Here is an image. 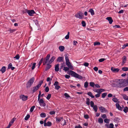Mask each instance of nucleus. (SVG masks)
I'll return each mask as SVG.
<instances>
[{"label": "nucleus", "instance_id": "2eb2a0df", "mask_svg": "<svg viewBox=\"0 0 128 128\" xmlns=\"http://www.w3.org/2000/svg\"><path fill=\"white\" fill-rule=\"evenodd\" d=\"M52 125V123L51 122H48L46 123H44V126H51Z\"/></svg>", "mask_w": 128, "mask_h": 128}, {"label": "nucleus", "instance_id": "473e14b6", "mask_svg": "<svg viewBox=\"0 0 128 128\" xmlns=\"http://www.w3.org/2000/svg\"><path fill=\"white\" fill-rule=\"evenodd\" d=\"M40 116L42 118H44L46 116V115L45 113H42L40 114Z\"/></svg>", "mask_w": 128, "mask_h": 128}, {"label": "nucleus", "instance_id": "423d86ee", "mask_svg": "<svg viewBox=\"0 0 128 128\" xmlns=\"http://www.w3.org/2000/svg\"><path fill=\"white\" fill-rule=\"evenodd\" d=\"M84 14L82 12H80L77 13L75 16V17L78 18L82 19L84 17Z\"/></svg>", "mask_w": 128, "mask_h": 128}, {"label": "nucleus", "instance_id": "6e6552de", "mask_svg": "<svg viewBox=\"0 0 128 128\" xmlns=\"http://www.w3.org/2000/svg\"><path fill=\"white\" fill-rule=\"evenodd\" d=\"M38 103L41 106L44 107L46 106V104L44 102V100L42 99H40L39 100H38Z\"/></svg>", "mask_w": 128, "mask_h": 128}, {"label": "nucleus", "instance_id": "2f4dec72", "mask_svg": "<svg viewBox=\"0 0 128 128\" xmlns=\"http://www.w3.org/2000/svg\"><path fill=\"white\" fill-rule=\"evenodd\" d=\"M98 90L99 93H100V94L102 92L105 91V90L102 88H99Z\"/></svg>", "mask_w": 128, "mask_h": 128}, {"label": "nucleus", "instance_id": "c9c22d12", "mask_svg": "<svg viewBox=\"0 0 128 128\" xmlns=\"http://www.w3.org/2000/svg\"><path fill=\"white\" fill-rule=\"evenodd\" d=\"M90 99L88 98H87L86 100V104L88 105H89L90 104Z\"/></svg>", "mask_w": 128, "mask_h": 128}, {"label": "nucleus", "instance_id": "680f3d73", "mask_svg": "<svg viewBox=\"0 0 128 128\" xmlns=\"http://www.w3.org/2000/svg\"><path fill=\"white\" fill-rule=\"evenodd\" d=\"M84 118L86 119H88L89 118L87 114H85L84 115Z\"/></svg>", "mask_w": 128, "mask_h": 128}, {"label": "nucleus", "instance_id": "09e8293b", "mask_svg": "<svg viewBox=\"0 0 128 128\" xmlns=\"http://www.w3.org/2000/svg\"><path fill=\"white\" fill-rule=\"evenodd\" d=\"M100 44V43L99 42H96L94 43V46H98Z\"/></svg>", "mask_w": 128, "mask_h": 128}, {"label": "nucleus", "instance_id": "1a4fd4ad", "mask_svg": "<svg viewBox=\"0 0 128 128\" xmlns=\"http://www.w3.org/2000/svg\"><path fill=\"white\" fill-rule=\"evenodd\" d=\"M28 96H25L23 94L21 95L20 96V98L23 101H25L28 99Z\"/></svg>", "mask_w": 128, "mask_h": 128}, {"label": "nucleus", "instance_id": "0e129e2a", "mask_svg": "<svg viewBox=\"0 0 128 128\" xmlns=\"http://www.w3.org/2000/svg\"><path fill=\"white\" fill-rule=\"evenodd\" d=\"M45 91L46 92H48L49 90V88L48 86L46 87L45 89Z\"/></svg>", "mask_w": 128, "mask_h": 128}, {"label": "nucleus", "instance_id": "7c9ffc66", "mask_svg": "<svg viewBox=\"0 0 128 128\" xmlns=\"http://www.w3.org/2000/svg\"><path fill=\"white\" fill-rule=\"evenodd\" d=\"M98 122L100 124H102L103 122V120L102 118H100L98 120Z\"/></svg>", "mask_w": 128, "mask_h": 128}, {"label": "nucleus", "instance_id": "864d4df0", "mask_svg": "<svg viewBox=\"0 0 128 128\" xmlns=\"http://www.w3.org/2000/svg\"><path fill=\"white\" fill-rule=\"evenodd\" d=\"M82 24L83 26L84 27L86 26V24L85 22L84 21H82Z\"/></svg>", "mask_w": 128, "mask_h": 128}, {"label": "nucleus", "instance_id": "412c9836", "mask_svg": "<svg viewBox=\"0 0 128 128\" xmlns=\"http://www.w3.org/2000/svg\"><path fill=\"white\" fill-rule=\"evenodd\" d=\"M63 59V58L62 57L60 56L58 58L57 61L58 62H62Z\"/></svg>", "mask_w": 128, "mask_h": 128}, {"label": "nucleus", "instance_id": "a211bd4d", "mask_svg": "<svg viewBox=\"0 0 128 128\" xmlns=\"http://www.w3.org/2000/svg\"><path fill=\"white\" fill-rule=\"evenodd\" d=\"M59 64H58L56 65L55 67V70L56 72H58L59 70Z\"/></svg>", "mask_w": 128, "mask_h": 128}, {"label": "nucleus", "instance_id": "37998d69", "mask_svg": "<svg viewBox=\"0 0 128 128\" xmlns=\"http://www.w3.org/2000/svg\"><path fill=\"white\" fill-rule=\"evenodd\" d=\"M128 46V44L126 43V44H125L124 45H123V46L122 48V49H124L126 47Z\"/></svg>", "mask_w": 128, "mask_h": 128}, {"label": "nucleus", "instance_id": "a19ab883", "mask_svg": "<svg viewBox=\"0 0 128 128\" xmlns=\"http://www.w3.org/2000/svg\"><path fill=\"white\" fill-rule=\"evenodd\" d=\"M69 34H70V32H68L67 34L65 37V38L66 39H68L69 38Z\"/></svg>", "mask_w": 128, "mask_h": 128}, {"label": "nucleus", "instance_id": "39448f33", "mask_svg": "<svg viewBox=\"0 0 128 128\" xmlns=\"http://www.w3.org/2000/svg\"><path fill=\"white\" fill-rule=\"evenodd\" d=\"M34 77L31 78L27 83L26 87L27 88H30L34 82Z\"/></svg>", "mask_w": 128, "mask_h": 128}, {"label": "nucleus", "instance_id": "9d476101", "mask_svg": "<svg viewBox=\"0 0 128 128\" xmlns=\"http://www.w3.org/2000/svg\"><path fill=\"white\" fill-rule=\"evenodd\" d=\"M27 12L28 15L30 16H32L34 14L36 13L34 10H28Z\"/></svg>", "mask_w": 128, "mask_h": 128}, {"label": "nucleus", "instance_id": "e2e57ef3", "mask_svg": "<svg viewBox=\"0 0 128 128\" xmlns=\"http://www.w3.org/2000/svg\"><path fill=\"white\" fill-rule=\"evenodd\" d=\"M16 30L15 29H10V32L11 33H12Z\"/></svg>", "mask_w": 128, "mask_h": 128}, {"label": "nucleus", "instance_id": "cd10ccee", "mask_svg": "<svg viewBox=\"0 0 128 128\" xmlns=\"http://www.w3.org/2000/svg\"><path fill=\"white\" fill-rule=\"evenodd\" d=\"M120 120V118L117 117L114 120V122L116 123H118L119 122Z\"/></svg>", "mask_w": 128, "mask_h": 128}, {"label": "nucleus", "instance_id": "5701e85b", "mask_svg": "<svg viewBox=\"0 0 128 128\" xmlns=\"http://www.w3.org/2000/svg\"><path fill=\"white\" fill-rule=\"evenodd\" d=\"M88 12L91 13L92 15H93L94 14V11L92 8L90 9Z\"/></svg>", "mask_w": 128, "mask_h": 128}, {"label": "nucleus", "instance_id": "f3484780", "mask_svg": "<svg viewBox=\"0 0 128 128\" xmlns=\"http://www.w3.org/2000/svg\"><path fill=\"white\" fill-rule=\"evenodd\" d=\"M63 118L62 117L60 118H56V121L58 122H60V121H62L63 119Z\"/></svg>", "mask_w": 128, "mask_h": 128}, {"label": "nucleus", "instance_id": "c756f323", "mask_svg": "<svg viewBox=\"0 0 128 128\" xmlns=\"http://www.w3.org/2000/svg\"><path fill=\"white\" fill-rule=\"evenodd\" d=\"M123 97L124 99L125 100H128V96L124 94L123 95Z\"/></svg>", "mask_w": 128, "mask_h": 128}, {"label": "nucleus", "instance_id": "338daca9", "mask_svg": "<svg viewBox=\"0 0 128 128\" xmlns=\"http://www.w3.org/2000/svg\"><path fill=\"white\" fill-rule=\"evenodd\" d=\"M83 65L86 66L87 67L89 65V64L87 62H85L84 64Z\"/></svg>", "mask_w": 128, "mask_h": 128}, {"label": "nucleus", "instance_id": "f8f14e48", "mask_svg": "<svg viewBox=\"0 0 128 128\" xmlns=\"http://www.w3.org/2000/svg\"><path fill=\"white\" fill-rule=\"evenodd\" d=\"M99 108L101 112H107V110L102 106L100 107Z\"/></svg>", "mask_w": 128, "mask_h": 128}, {"label": "nucleus", "instance_id": "58836bf2", "mask_svg": "<svg viewBox=\"0 0 128 128\" xmlns=\"http://www.w3.org/2000/svg\"><path fill=\"white\" fill-rule=\"evenodd\" d=\"M95 84L94 82H90V86L92 87H94L95 86Z\"/></svg>", "mask_w": 128, "mask_h": 128}, {"label": "nucleus", "instance_id": "ddd939ff", "mask_svg": "<svg viewBox=\"0 0 128 128\" xmlns=\"http://www.w3.org/2000/svg\"><path fill=\"white\" fill-rule=\"evenodd\" d=\"M116 108H117L118 110H122V108L120 106L119 104L118 103H116Z\"/></svg>", "mask_w": 128, "mask_h": 128}, {"label": "nucleus", "instance_id": "4c0bfd02", "mask_svg": "<svg viewBox=\"0 0 128 128\" xmlns=\"http://www.w3.org/2000/svg\"><path fill=\"white\" fill-rule=\"evenodd\" d=\"M70 68H69L68 67H64L63 68V70L64 71L66 72Z\"/></svg>", "mask_w": 128, "mask_h": 128}, {"label": "nucleus", "instance_id": "7ed1b4c3", "mask_svg": "<svg viewBox=\"0 0 128 128\" xmlns=\"http://www.w3.org/2000/svg\"><path fill=\"white\" fill-rule=\"evenodd\" d=\"M65 59L66 65L70 69L73 70L74 68V67L72 65L71 63L69 62L68 57L67 54L65 55Z\"/></svg>", "mask_w": 128, "mask_h": 128}, {"label": "nucleus", "instance_id": "72a5a7b5", "mask_svg": "<svg viewBox=\"0 0 128 128\" xmlns=\"http://www.w3.org/2000/svg\"><path fill=\"white\" fill-rule=\"evenodd\" d=\"M92 108H93V109L94 110V111L96 112L98 110V108L97 106L96 105H94L93 107Z\"/></svg>", "mask_w": 128, "mask_h": 128}, {"label": "nucleus", "instance_id": "a18cd8bd", "mask_svg": "<svg viewBox=\"0 0 128 128\" xmlns=\"http://www.w3.org/2000/svg\"><path fill=\"white\" fill-rule=\"evenodd\" d=\"M44 60V59L43 58H42L40 60V61L39 62V63H38V64H39V66H38L39 67L40 66V64H41V63H42V62L43 60Z\"/></svg>", "mask_w": 128, "mask_h": 128}, {"label": "nucleus", "instance_id": "79ce46f5", "mask_svg": "<svg viewBox=\"0 0 128 128\" xmlns=\"http://www.w3.org/2000/svg\"><path fill=\"white\" fill-rule=\"evenodd\" d=\"M107 93L106 92H105L102 93V97L103 98H104L107 95Z\"/></svg>", "mask_w": 128, "mask_h": 128}, {"label": "nucleus", "instance_id": "6e6d98bb", "mask_svg": "<svg viewBox=\"0 0 128 128\" xmlns=\"http://www.w3.org/2000/svg\"><path fill=\"white\" fill-rule=\"evenodd\" d=\"M36 64L35 63H34L33 64L32 68V70H33L34 69V68L35 67V66H36Z\"/></svg>", "mask_w": 128, "mask_h": 128}, {"label": "nucleus", "instance_id": "aec40b11", "mask_svg": "<svg viewBox=\"0 0 128 128\" xmlns=\"http://www.w3.org/2000/svg\"><path fill=\"white\" fill-rule=\"evenodd\" d=\"M126 57L125 56H124L123 57V58L122 60V65L124 64L126 62Z\"/></svg>", "mask_w": 128, "mask_h": 128}, {"label": "nucleus", "instance_id": "603ef678", "mask_svg": "<svg viewBox=\"0 0 128 128\" xmlns=\"http://www.w3.org/2000/svg\"><path fill=\"white\" fill-rule=\"evenodd\" d=\"M51 96V95L50 94H48V96L46 98V99L48 100H49Z\"/></svg>", "mask_w": 128, "mask_h": 128}, {"label": "nucleus", "instance_id": "e433bc0d", "mask_svg": "<svg viewBox=\"0 0 128 128\" xmlns=\"http://www.w3.org/2000/svg\"><path fill=\"white\" fill-rule=\"evenodd\" d=\"M123 111L125 113L127 112L128 111V108L127 107H126L124 108Z\"/></svg>", "mask_w": 128, "mask_h": 128}, {"label": "nucleus", "instance_id": "052dcab7", "mask_svg": "<svg viewBox=\"0 0 128 128\" xmlns=\"http://www.w3.org/2000/svg\"><path fill=\"white\" fill-rule=\"evenodd\" d=\"M55 114V112H54V111H50V115L54 114Z\"/></svg>", "mask_w": 128, "mask_h": 128}, {"label": "nucleus", "instance_id": "0eeeda50", "mask_svg": "<svg viewBox=\"0 0 128 128\" xmlns=\"http://www.w3.org/2000/svg\"><path fill=\"white\" fill-rule=\"evenodd\" d=\"M50 57V54H48L47 56L44 60L43 64L44 65H45V64H49V59Z\"/></svg>", "mask_w": 128, "mask_h": 128}, {"label": "nucleus", "instance_id": "4d7b16f0", "mask_svg": "<svg viewBox=\"0 0 128 128\" xmlns=\"http://www.w3.org/2000/svg\"><path fill=\"white\" fill-rule=\"evenodd\" d=\"M90 105L91 106L92 108L94 106V103L92 101H91L90 102Z\"/></svg>", "mask_w": 128, "mask_h": 128}, {"label": "nucleus", "instance_id": "69168bd1", "mask_svg": "<svg viewBox=\"0 0 128 128\" xmlns=\"http://www.w3.org/2000/svg\"><path fill=\"white\" fill-rule=\"evenodd\" d=\"M123 91L124 92H126V91H128V87H126L124 88L123 90Z\"/></svg>", "mask_w": 128, "mask_h": 128}, {"label": "nucleus", "instance_id": "774afa93", "mask_svg": "<svg viewBox=\"0 0 128 128\" xmlns=\"http://www.w3.org/2000/svg\"><path fill=\"white\" fill-rule=\"evenodd\" d=\"M105 59L104 58H101L99 60V61L100 62H102L105 60Z\"/></svg>", "mask_w": 128, "mask_h": 128}, {"label": "nucleus", "instance_id": "dca6fc26", "mask_svg": "<svg viewBox=\"0 0 128 128\" xmlns=\"http://www.w3.org/2000/svg\"><path fill=\"white\" fill-rule=\"evenodd\" d=\"M6 70V67L5 66H3L0 69V71L2 72V73H3L5 72Z\"/></svg>", "mask_w": 128, "mask_h": 128}, {"label": "nucleus", "instance_id": "c85d7f7f", "mask_svg": "<svg viewBox=\"0 0 128 128\" xmlns=\"http://www.w3.org/2000/svg\"><path fill=\"white\" fill-rule=\"evenodd\" d=\"M88 82L86 81L84 84V87L85 88H86L88 87Z\"/></svg>", "mask_w": 128, "mask_h": 128}, {"label": "nucleus", "instance_id": "f03ea898", "mask_svg": "<svg viewBox=\"0 0 128 128\" xmlns=\"http://www.w3.org/2000/svg\"><path fill=\"white\" fill-rule=\"evenodd\" d=\"M68 73L69 74H70L72 76L76 78L82 79L83 78L82 76L78 74L72 70H71L68 71Z\"/></svg>", "mask_w": 128, "mask_h": 128}, {"label": "nucleus", "instance_id": "de8ad7c7", "mask_svg": "<svg viewBox=\"0 0 128 128\" xmlns=\"http://www.w3.org/2000/svg\"><path fill=\"white\" fill-rule=\"evenodd\" d=\"M20 58L19 55L18 54L16 55L15 57H14V58H16V60H18Z\"/></svg>", "mask_w": 128, "mask_h": 128}, {"label": "nucleus", "instance_id": "f257e3e1", "mask_svg": "<svg viewBox=\"0 0 128 128\" xmlns=\"http://www.w3.org/2000/svg\"><path fill=\"white\" fill-rule=\"evenodd\" d=\"M125 80L119 79L117 82V86L119 88L124 87L128 84H127Z\"/></svg>", "mask_w": 128, "mask_h": 128}, {"label": "nucleus", "instance_id": "20e7f679", "mask_svg": "<svg viewBox=\"0 0 128 128\" xmlns=\"http://www.w3.org/2000/svg\"><path fill=\"white\" fill-rule=\"evenodd\" d=\"M43 83V81L42 80H41L39 84L36 86L33 87L31 89L33 92H36L38 89L40 87L41 84Z\"/></svg>", "mask_w": 128, "mask_h": 128}, {"label": "nucleus", "instance_id": "c03bdc74", "mask_svg": "<svg viewBox=\"0 0 128 128\" xmlns=\"http://www.w3.org/2000/svg\"><path fill=\"white\" fill-rule=\"evenodd\" d=\"M30 117V115L29 114H28L25 117L24 120H27Z\"/></svg>", "mask_w": 128, "mask_h": 128}, {"label": "nucleus", "instance_id": "49530a36", "mask_svg": "<svg viewBox=\"0 0 128 128\" xmlns=\"http://www.w3.org/2000/svg\"><path fill=\"white\" fill-rule=\"evenodd\" d=\"M110 120L109 119L106 118L104 120V122H105L108 123L109 122Z\"/></svg>", "mask_w": 128, "mask_h": 128}, {"label": "nucleus", "instance_id": "6ab92c4d", "mask_svg": "<svg viewBox=\"0 0 128 128\" xmlns=\"http://www.w3.org/2000/svg\"><path fill=\"white\" fill-rule=\"evenodd\" d=\"M56 57L54 56H53L50 58L49 61V64H51L54 60L55 59Z\"/></svg>", "mask_w": 128, "mask_h": 128}, {"label": "nucleus", "instance_id": "13d9d810", "mask_svg": "<svg viewBox=\"0 0 128 128\" xmlns=\"http://www.w3.org/2000/svg\"><path fill=\"white\" fill-rule=\"evenodd\" d=\"M12 66V65L11 63L10 64L8 65V69H9Z\"/></svg>", "mask_w": 128, "mask_h": 128}, {"label": "nucleus", "instance_id": "4be33fe9", "mask_svg": "<svg viewBox=\"0 0 128 128\" xmlns=\"http://www.w3.org/2000/svg\"><path fill=\"white\" fill-rule=\"evenodd\" d=\"M112 100L114 102H117V103H119L120 102L118 101V100L116 98H113Z\"/></svg>", "mask_w": 128, "mask_h": 128}, {"label": "nucleus", "instance_id": "8fccbe9b", "mask_svg": "<svg viewBox=\"0 0 128 128\" xmlns=\"http://www.w3.org/2000/svg\"><path fill=\"white\" fill-rule=\"evenodd\" d=\"M59 84V82H58L56 81L54 83V85L55 86L58 85Z\"/></svg>", "mask_w": 128, "mask_h": 128}, {"label": "nucleus", "instance_id": "bb28decb", "mask_svg": "<svg viewBox=\"0 0 128 128\" xmlns=\"http://www.w3.org/2000/svg\"><path fill=\"white\" fill-rule=\"evenodd\" d=\"M50 64H47V66L46 68V70H48L51 67V65Z\"/></svg>", "mask_w": 128, "mask_h": 128}, {"label": "nucleus", "instance_id": "b1692460", "mask_svg": "<svg viewBox=\"0 0 128 128\" xmlns=\"http://www.w3.org/2000/svg\"><path fill=\"white\" fill-rule=\"evenodd\" d=\"M66 120H62L61 122V124L62 126H64L66 124Z\"/></svg>", "mask_w": 128, "mask_h": 128}, {"label": "nucleus", "instance_id": "ea45409f", "mask_svg": "<svg viewBox=\"0 0 128 128\" xmlns=\"http://www.w3.org/2000/svg\"><path fill=\"white\" fill-rule=\"evenodd\" d=\"M64 96H65V97L66 98H70V96L67 93H65L64 94Z\"/></svg>", "mask_w": 128, "mask_h": 128}, {"label": "nucleus", "instance_id": "393cba45", "mask_svg": "<svg viewBox=\"0 0 128 128\" xmlns=\"http://www.w3.org/2000/svg\"><path fill=\"white\" fill-rule=\"evenodd\" d=\"M59 48L61 52H62L64 50V48L63 46H59Z\"/></svg>", "mask_w": 128, "mask_h": 128}, {"label": "nucleus", "instance_id": "4468645a", "mask_svg": "<svg viewBox=\"0 0 128 128\" xmlns=\"http://www.w3.org/2000/svg\"><path fill=\"white\" fill-rule=\"evenodd\" d=\"M106 19L109 21L110 24L112 23L113 22V20L111 17H107Z\"/></svg>", "mask_w": 128, "mask_h": 128}, {"label": "nucleus", "instance_id": "f704fd0d", "mask_svg": "<svg viewBox=\"0 0 128 128\" xmlns=\"http://www.w3.org/2000/svg\"><path fill=\"white\" fill-rule=\"evenodd\" d=\"M122 70L124 71H126L128 70V68L126 67H124L122 68Z\"/></svg>", "mask_w": 128, "mask_h": 128}, {"label": "nucleus", "instance_id": "5fc2aeb1", "mask_svg": "<svg viewBox=\"0 0 128 128\" xmlns=\"http://www.w3.org/2000/svg\"><path fill=\"white\" fill-rule=\"evenodd\" d=\"M35 107V106H32L30 108V111L31 112H32Z\"/></svg>", "mask_w": 128, "mask_h": 128}, {"label": "nucleus", "instance_id": "bf43d9fd", "mask_svg": "<svg viewBox=\"0 0 128 128\" xmlns=\"http://www.w3.org/2000/svg\"><path fill=\"white\" fill-rule=\"evenodd\" d=\"M93 91L95 92L99 93L98 92V89L95 88L93 90Z\"/></svg>", "mask_w": 128, "mask_h": 128}, {"label": "nucleus", "instance_id": "a878e982", "mask_svg": "<svg viewBox=\"0 0 128 128\" xmlns=\"http://www.w3.org/2000/svg\"><path fill=\"white\" fill-rule=\"evenodd\" d=\"M87 94L92 98H94V96L92 95V93L91 92H88L87 93Z\"/></svg>", "mask_w": 128, "mask_h": 128}, {"label": "nucleus", "instance_id": "3c124183", "mask_svg": "<svg viewBox=\"0 0 128 128\" xmlns=\"http://www.w3.org/2000/svg\"><path fill=\"white\" fill-rule=\"evenodd\" d=\"M60 88V86L58 85V86H55L54 88L56 90H58Z\"/></svg>", "mask_w": 128, "mask_h": 128}, {"label": "nucleus", "instance_id": "9b49d317", "mask_svg": "<svg viewBox=\"0 0 128 128\" xmlns=\"http://www.w3.org/2000/svg\"><path fill=\"white\" fill-rule=\"evenodd\" d=\"M111 70L114 73L117 72L119 71V69L118 68H115L112 67L111 68Z\"/></svg>", "mask_w": 128, "mask_h": 128}]
</instances>
